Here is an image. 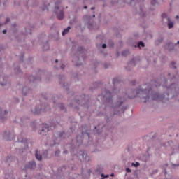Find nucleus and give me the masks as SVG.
Instances as JSON below:
<instances>
[{"instance_id":"nucleus-1","label":"nucleus","mask_w":179,"mask_h":179,"mask_svg":"<svg viewBox=\"0 0 179 179\" xmlns=\"http://www.w3.org/2000/svg\"><path fill=\"white\" fill-rule=\"evenodd\" d=\"M113 95L110 91V90L105 88L100 95H98V101H106V103H110V106L113 108L112 112H107L105 114L104 120L107 124L111 122V118L114 115H120V114H124L127 110V106H122L125 101V98L121 96H117V101L113 103ZM121 106H122L121 107Z\"/></svg>"},{"instance_id":"nucleus-2","label":"nucleus","mask_w":179,"mask_h":179,"mask_svg":"<svg viewBox=\"0 0 179 179\" xmlns=\"http://www.w3.org/2000/svg\"><path fill=\"white\" fill-rule=\"evenodd\" d=\"M90 138V134H89V129H87V125L83 124L78 130L76 135V141L78 145H82L83 143V139Z\"/></svg>"},{"instance_id":"nucleus-3","label":"nucleus","mask_w":179,"mask_h":179,"mask_svg":"<svg viewBox=\"0 0 179 179\" xmlns=\"http://www.w3.org/2000/svg\"><path fill=\"white\" fill-rule=\"evenodd\" d=\"M74 103L80 104L81 107L88 109L90 104V96L83 94L80 96H76L74 99Z\"/></svg>"},{"instance_id":"nucleus-4","label":"nucleus","mask_w":179,"mask_h":179,"mask_svg":"<svg viewBox=\"0 0 179 179\" xmlns=\"http://www.w3.org/2000/svg\"><path fill=\"white\" fill-rule=\"evenodd\" d=\"M38 77H35L34 76H30L28 78V80L29 82H41V78H45V82H50V78H51V74L48 73V72L43 70H40L38 71Z\"/></svg>"},{"instance_id":"nucleus-5","label":"nucleus","mask_w":179,"mask_h":179,"mask_svg":"<svg viewBox=\"0 0 179 179\" xmlns=\"http://www.w3.org/2000/svg\"><path fill=\"white\" fill-rule=\"evenodd\" d=\"M50 109V104L47 102H41L40 106H35L31 109L33 114H41V113H45Z\"/></svg>"},{"instance_id":"nucleus-6","label":"nucleus","mask_w":179,"mask_h":179,"mask_svg":"<svg viewBox=\"0 0 179 179\" xmlns=\"http://www.w3.org/2000/svg\"><path fill=\"white\" fill-rule=\"evenodd\" d=\"M15 122L19 124L21 128L24 129L29 127V124L31 122L29 117L24 116L22 117H17L15 118Z\"/></svg>"},{"instance_id":"nucleus-7","label":"nucleus","mask_w":179,"mask_h":179,"mask_svg":"<svg viewBox=\"0 0 179 179\" xmlns=\"http://www.w3.org/2000/svg\"><path fill=\"white\" fill-rule=\"evenodd\" d=\"M77 51L80 55L76 58L74 57V59L78 62V64H76V66H80L82 65V62L80 61H85V58H86V56H85V48L83 46H78Z\"/></svg>"},{"instance_id":"nucleus-8","label":"nucleus","mask_w":179,"mask_h":179,"mask_svg":"<svg viewBox=\"0 0 179 179\" xmlns=\"http://www.w3.org/2000/svg\"><path fill=\"white\" fill-rule=\"evenodd\" d=\"M77 157L81 163H89V162L92 161L90 156L87 155V152L83 150H80L77 153Z\"/></svg>"},{"instance_id":"nucleus-9","label":"nucleus","mask_w":179,"mask_h":179,"mask_svg":"<svg viewBox=\"0 0 179 179\" xmlns=\"http://www.w3.org/2000/svg\"><path fill=\"white\" fill-rule=\"evenodd\" d=\"M59 5H61V1L55 3V13L57 15L59 20H62L64 19V8Z\"/></svg>"},{"instance_id":"nucleus-10","label":"nucleus","mask_w":179,"mask_h":179,"mask_svg":"<svg viewBox=\"0 0 179 179\" xmlns=\"http://www.w3.org/2000/svg\"><path fill=\"white\" fill-rule=\"evenodd\" d=\"M54 138L55 139H59V141H64V139H67L71 136V133L69 131H56L53 134Z\"/></svg>"},{"instance_id":"nucleus-11","label":"nucleus","mask_w":179,"mask_h":179,"mask_svg":"<svg viewBox=\"0 0 179 179\" xmlns=\"http://www.w3.org/2000/svg\"><path fill=\"white\" fill-rule=\"evenodd\" d=\"M58 80L60 86L66 89L67 93H69V84L66 83V77L64 74L58 76Z\"/></svg>"},{"instance_id":"nucleus-12","label":"nucleus","mask_w":179,"mask_h":179,"mask_svg":"<svg viewBox=\"0 0 179 179\" xmlns=\"http://www.w3.org/2000/svg\"><path fill=\"white\" fill-rule=\"evenodd\" d=\"M48 131H50V127L48 126V124H42L40 126V128L38 131V134H39V135H47V132H48Z\"/></svg>"},{"instance_id":"nucleus-13","label":"nucleus","mask_w":179,"mask_h":179,"mask_svg":"<svg viewBox=\"0 0 179 179\" xmlns=\"http://www.w3.org/2000/svg\"><path fill=\"white\" fill-rule=\"evenodd\" d=\"M96 17V15L93 14L92 16L90 15H85L83 16V20L85 23L90 27L93 26V18Z\"/></svg>"},{"instance_id":"nucleus-14","label":"nucleus","mask_w":179,"mask_h":179,"mask_svg":"<svg viewBox=\"0 0 179 179\" xmlns=\"http://www.w3.org/2000/svg\"><path fill=\"white\" fill-rule=\"evenodd\" d=\"M34 169H36V162L30 161L24 165L23 170L27 171V170H34Z\"/></svg>"},{"instance_id":"nucleus-15","label":"nucleus","mask_w":179,"mask_h":179,"mask_svg":"<svg viewBox=\"0 0 179 179\" xmlns=\"http://www.w3.org/2000/svg\"><path fill=\"white\" fill-rule=\"evenodd\" d=\"M8 112L7 110H3L0 107V120L1 121H6L8 120Z\"/></svg>"},{"instance_id":"nucleus-16","label":"nucleus","mask_w":179,"mask_h":179,"mask_svg":"<svg viewBox=\"0 0 179 179\" xmlns=\"http://www.w3.org/2000/svg\"><path fill=\"white\" fill-rule=\"evenodd\" d=\"M3 139H4V141H12V139H13V133L10 131H5L3 135Z\"/></svg>"},{"instance_id":"nucleus-17","label":"nucleus","mask_w":179,"mask_h":179,"mask_svg":"<svg viewBox=\"0 0 179 179\" xmlns=\"http://www.w3.org/2000/svg\"><path fill=\"white\" fill-rule=\"evenodd\" d=\"M31 93H33V90H31L27 87H24L22 89V96H29V94H31Z\"/></svg>"},{"instance_id":"nucleus-18","label":"nucleus","mask_w":179,"mask_h":179,"mask_svg":"<svg viewBox=\"0 0 179 179\" xmlns=\"http://www.w3.org/2000/svg\"><path fill=\"white\" fill-rule=\"evenodd\" d=\"M9 82L8 81V77L7 76H1L0 77V85L3 87L6 86Z\"/></svg>"},{"instance_id":"nucleus-19","label":"nucleus","mask_w":179,"mask_h":179,"mask_svg":"<svg viewBox=\"0 0 179 179\" xmlns=\"http://www.w3.org/2000/svg\"><path fill=\"white\" fill-rule=\"evenodd\" d=\"M45 100H50L52 101L54 104H57V101H55V96L52 95L51 94H45L44 96Z\"/></svg>"},{"instance_id":"nucleus-20","label":"nucleus","mask_w":179,"mask_h":179,"mask_svg":"<svg viewBox=\"0 0 179 179\" xmlns=\"http://www.w3.org/2000/svg\"><path fill=\"white\" fill-rule=\"evenodd\" d=\"M103 170H104V169L101 165H97L96 167L94 169V174H97L98 176H99V174H101V173H103Z\"/></svg>"},{"instance_id":"nucleus-21","label":"nucleus","mask_w":179,"mask_h":179,"mask_svg":"<svg viewBox=\"0 0 179 179\" xmlns=\"http://www.w3.org/2000/svg\"><path fill=\"white\" fill-rule=\"evenodd\" d=\"M22 34L24 36H31V28L30 27H27L22 31Z\"/></svg>"},{"instance_id":"nucleus-22","label":"nucleus","mask_w":179,"mask_h":179,"mask_svg":"<svg viewBox=\"0 0 179 179\" xmlns=\"http://www.w3.org/2000/svg\"><path fill=\"white\" fill-rule=\"evenodd\" d=\"M14 72L17 76H22V75L23 74V72H22V70H20V67L18 66L14 68Z\"/></svg>"},{"instance_id":"nucleus-23","label":"nucleus","mask_w":179,"mask_h":179,"mask_svg":"<svg viewBox=\"0 0 179 179\" xmlns=\"http://www.w3.org/2000/svg\"><path fill=\"white\" fill-rule=\"evenodd\" d=\"M166 50L168 51H173L174 50V44L171 42L166 43Z\"/></svg>"},{"instance_id":"nucleus-24","label":"nucleus","mask_w":179,"mask_h":179,"mask_svg":"<svg viewBox=\"0 0 179 179\" xmlns=\"http://www.w3.org/2000/svg\"><path fill=\"white\" fill-rule=\"evenodd\" d=\"M137 62H139V59L136 58H133L129 62V65H131V66H135L136 65Z\"/></svg>"},{"instance_id":"nucleus-25","label":"nucleus","mask_w":179,"mask_h":179,"mask_svg":"<svg viewBox=\"0 0 179 179\" xmlns=\"http://www.w3.org/2000/svg\"><path fill=\"white\" fill-rule=\"evenodd\" d=\"M135 48H138L141 50V47L145 48V42L140 41L138 42L137 45H134Z\"/></svg>"},{"instance_id":"nucleus-26","label":"nucleus","mask_w":179,"mask_h":179,"mask_svg":"<svg viewBox=\"0 0 179 179\" xmlns=\"http://www.w3.org/2000/svg\"><path fill=\"white\" fill-rule=\"evenodd\" d=\"M35 157L37 160H39V162H41V160H43V156L40 154V152L37 150H36Z\"/></svg>"},{"instance_id":"nucleus-27","label":"nucleus","mask_w":179,"mask_h":179,"mask_svg":"<svg viewBox=\"0 0 179 179\" xmlns=\"http://www.w3.org/2000/svg\"><path fill=\"white\" fill-rule=\"evenodd\" d=\"M162 22H164V20H166V22H170V17H168L167 13H164L162 15Z\"/></svg>"},{"instance_id":"nucleus-28","label":"nucleus","mask_w":179,"mask_h":179,"mask_svg":"<svg viewBox=\"0 0 179 179\" xmlns=\"http://www.w3.org/2000/svg\"><path fill=\"white\" fill-rule=\"evenodd\" d=\"M43 50V51H48V50H50V44L48 43V41H46V42L44 43Z\"/></svg>"},{"instance_id":"nucleus-29","label":"nucleus","mask_w":179,"mask_h":179,"mask_svg":"<svg viewBox=\"0 0 179 179\" xmlns=\"http://www.w3.org/2000/svg\"><path fill=\"white\" fill-rule=\"evenodd\" d=\"M131 52H129V50L127 49L125 50H123L121 53L122 57H128Z\"/></svg>"},{"instance_id":"nucleus-30","label":"nucleus","mask_w":179,"mask_h":179,"mask_svg":"<svg viewBox=\"0 0 179 179\" xmlns=\"http://www.w3.org/2000/svg\"><path fill=\"white\" fill-rule=\"evenodd\" d=\"M163 40H164L163 37H160V38L156 39L155 41V45H159V44H162V43H163Z\"/></svg>"},{"instance_id":"nucleus-31","label":"nucleus","mask_w":179,"mask_h":179,"mask_svg":"<svg viewBox=\"0 0 179 179\" xmlns=\"http://www.w3.org/2000/svg\"><path fill=\"white\" fill-rule=\"evenodd\" d=\"M71 29V26L67 27V28L64 29V31L62 32V36H65L69 33V29Z\"/></svg>"},{"instance_id":"nucleus-32","label":"nucleus","mask_w":179,"mask_h":179,"mask_svg":"<svg viewBox=\"0 0 179 179\" xmlns=\"http://www.w3.org/2000/svg\"><path fill=\"white\" fill-rule=\"evenodd\" d=\"M69 149L71 152H73V150H75L76 145H75V144L73 143V142H71L69 144Z\"/></svg>"},{"instance_id":"nucleus-33","label":"nucleus","mask_w":179,"mask_h":179,"mask_svg":"<svg viewBox=\"0 0 179 179\" xmlns=\"http://www.w3.org/2000/svg\"><path fill=\"white\" fill-rule=\"evenodd\" d=\"M168 29H173L174 27V22H171L170 20L169 21H166Z\"/></svg>"},{"instance_id":"nucleus-34","label":"nucleus","mask_w":179,"mask_h":179,"mask_svg":"<svg viewBox=\"0 0 179 179\" xmlns=\"http://www.w3.org/2000/svg\"><path fill=\"white\" fill-rule=\"evenodd\" d=\"M161 145L162 146H164V148H167V146H171V145H173V141H167V143H164Z\"/></svg>"},{"instance_id":"nucleus-35","label":"nucleus","mask_w":179,"mask_h":179,"mask_svg":"<svg viewBox=\"0 0 179 179\" xmlns=\"http://www.w3.org/2000/svg\"><path fill=\"white\" fill-rule=\"evenodd\" d=\"M71 79H73V80H75V82H78L79 78H78V73H73L72 76H71Z\"/></svg>"},{"instance_id":"nucleus-36","label":"nucleus","mask_w":179,"mask_h":179,"mask_svg":"<svg viewBox=\"0 0 179 179\" xmlns=\"http://www.w3.org/2000/svg\"><path fill=\"white\" fill-rule=\"evenodd\" d=\"M58 107H59L61 111H64V113L66 112V108H65V106H64V103H59Z\"/></svg>"},{"instance_id":"nucleus-37","label":"nucleus","mask_w":179,"mask_h":179,"mask_svg":"<svg viewBox=\"0 0 179 179\" xmlns=\"http://www.w3.org/2000/svg\"><path fill=\"white\" fill-rule=\"evenodd\" d=\"M5 178L6 179H13V173H6Z\"/></svg>"},{"instance_id":"nucleus-38","label":"nucleus","mask_w":179,"mask_h":179,"mask_svg":"<svg viewBox=\"0 0 179 179\" xmlns=\"http://www.w3.org/2000/svg\"><path fill=\"white\" fill-rule=\"evenodd\" d=\"M110 66H111V63H110V62L103 63L104 69H108V68H110Z\"/></svg>"},{"instance_id":"nucleus-39","label":"nucleus","mask_w":179,"mask_h":179,"mask_svg":"<svg viewBox=\"0 0 179 179\" xmlns=\"http://www.w3.org/2000/svg\"><path fill=\"white\" fill-rule=\"evenodd\" d=\"M108 45H109L110 48H114V41L110 39L108 42Z\"/></svg>"},{"instance_id":"nucleus-40","label":"nucleus","mask_w":179,"mask_h":179,"mask_svg":"<svg viewBox=\"0 0 179 179\" xmlns=\"http://www.w3.org/2000/svg\"><path fill=\"white\" fill-rule=\"evenodd\" d=\"M30 126L31 127V128L36 131V129H37L36 127H37V123H36V122H33L31 123H30Z\"/></svg>"},{"instance_id":"nucleus-41","label":"nucleus","mask_w":179,"mask_h":179,"mask_svg":"<svg viewBox=\"0 0 179 179\" xmlns=\"http://www.w3.org/2000/svg\"><path fill=\"white\" fill-rule=\"evenodd\" d=\"M40 41H43V40H46L47 36L45 35V34H42L38 36Z\"/></svg>"},{"instance_id":"nucleus-42","label":"nucleus","mask_w":179,"mask_h":179,"mask_svg":"<svg viewBox=\"0 0 179 179\" xmlns=\"http://www.w3.org/2000/svg\"><path fill=\"white\" fill-rule=\"evenodd\" d=\"M13 161V158L12 157V156H8L6 159V163H10Z\"/></svg>"},{"instance_id":"nucleus-43","label":"nucleus","mask_w":179,"mask_h":179,"mask_svg":"<svg viewBox=\"0 0 179 179\" xmlns=\"http://www.w3.org/2000/svg\"><path fill=\"white\" fill-rule=\"evenodd\" d=\"M139 166H141V164L138 162H132L131 163V167H139Z\"/></svg>"},{"instance_id":"nucleus-44","label":"nucleus","mask_w":179,"mask_h":179,"mask_svg":"<svg viewBox=\"0 0 179 179\" xmlns=\"http://www.w3.org/2000/svg\"><path fill=\"white\" fill-rule=\"evenodd\" d=\"M113 93H115V94H118V93H120V89L114 87L113 90Z\"/></svg>"},{"instance_id":"nucleus-45","label":"nucleus","mask_w":179,"mask_h":179,"mask_svg":"<svg viewBox=\"0 0 179 179\" xmlns=\"http://www.w3.org/2000/svg\"><path fill=\"white\" fill-rule=\"evenodd\" d=\"M112 83H113V86H115V85H117V83H118V78H113Z\"/></svg>"},{"instance_id":"nucleus-46","label":"nucleus","mask_w":179,"mask_h":179,"mask_svg":"<svg viewBox=\"0 0 179 179\" xmlns=\"http://www.w3.org/2000/svg\"><path fill=\"white\" fill-rule=\"evenodd\" d=\"M135 0H124V3H127L128 5H132V2Z\"/></svg>"},{"instance_id":"nucleus-47","label":"nucleus","mask_w":179,"mask_h":179,"mask_svg":"<svg viewBox=\"0 0 179 179\" xmlns=\"http://www.w3.org/2000/svg\"><path fill=\"white\" fill-rule=\"evenodd\" d=\"M60 153H61V151L59 150H57L55 152V156H56V157H59Z\"/></svg>"},{"instance_id":"nucleus-48","label":"nucleus","mask_w":179,"mask_h":179,"mask_svg":"<svg viewBox=\"0 0 179 179\" xmlns=\"http://www.w3.org/2000/svg\"><path fill=\"white\" fill-rule=\"evenodd\" d=\"M151 5L152 6H156L157 5V0H151Z\"/></svg>"},{"instance_id":"nucleus-49","label":"nucleus","mask_w":179,"mask_h":179,"mask_svg":"<svg viewBox=\"0 0 179 179\" xmlns=\"http://www.w3.org/2000/svg\"><path fill=\"white\" fill-rule=\"evenodd\" d=\"M168 76H169L171 80H173V79H176V76L171 73H168Z\"/></svg>"},{"instance_id":"nucleus-50","label":"nucleus","mask_w":179,"mask_h":179,"mask_svg":"<svg viewBox=\"0 0 179 179\" xmlns=\"http://www.w3.org/2000/svg\"><path fill=\"white\" fill-rule=\"evenodd\" d=\"M172 167H173V169H177V167H179V163L178 164H174V163H171Z\"/></svg>"},{"instance_id":"nucleus-51","label":"nucleus","mask_w":179,"mask_h":179,"mask_svg":"<svg viewBox=\"0 0 179 179\" xmlns=\"http://www.w3.org/2000/svg\"><path fill=\"white\" fill-rule=\"evenodd\" d=\"M94 89H97V87H99V86H100V83H94Z\"/></svg>"},{"instance_id":"nucleus-52","label":"nucleus","mask_w":179,"mask_h":179,"mask_svg":"<svg viewBox=\"0 0 179 179\" xmlns=\"http://www.w3.org/2000/svg\"><path fill=\"white\" fill-rule=\"evenodd\" d=\"M171 68H173L174 69H177V67L176 66V62H172L171 63Z\"/></svg>"},{"instance_id":"nucleus-53","label":"nucleus","mask_w":179,"mask_h":179,"mask_svg":"<svg viewBox=\"0 0 179 179\" xmlns=\"http://www.w3.org/2000/svg\"><path fill=\"white\" fill-rule=\"evenodd\" d=\"M20 142L22 143H24V145H27V140L26 138H22Z\"/></svg>"},{"instance_id":"nucleus-54","label":"nucleus","mask_w":179,"mask_h":179,"mask_svg":"<svg viewBox=\"0 0 179 179\" xmlns=\"http://www.w3.org/2000/svg\"><path fill=\"white\" fill-rule=\"evenodd\" d=\"M69 134H70V136H71V134H73V132H75V129L73 127H70V131H68Z\"/></svg>"},{"instance_id":"nucleus-55","label":"nucleus","mask_w":179,"mask_h":179,"mask_svg":"<svg viewBox=\"0 0 179 179\" xmlns=\"http://www.w3.org/2000/svg\"><path fill=\"white\" fill-rule=\"evenodd\" d=\"M55 145H58V143H57V141L55 140L53 141V143L50 144L51 148H54V146H55Z\"/></svg>"},{"instance_id":"nucleus-56","label":"nucleus","mask_w":179,"mask_h":179,"mask_svg":"<svg viewBox=\"0 0 179 179\" xmlns=\"http://www.w3.org/2000/svg\"><path fill=\"white\" fill-rule=\"evenodd\" d=\"M42 10L44 12V10H48V6H43L41 8Z\"/></svg>"},{"instance_id":"nucleus-57","label":"nucleus","mask_w":179,"mask_h":179,"mask_svg":"<svg viewBox=\"0 0 179 179\" xmlns=\"http://www.w3.org/2000/svg\"><path fill=\"white\" fill-rule=\"evenodd\" d=\"M94 132H95V134H100V131L97 129V127L96 126L94 127Z\"/></svg>"},{"instance_id":"nucleus-58","label":"nucleus","mask_w":179,"mask_h":179,"mask_svg":"<svg viewBox=\"0 0 179 179\" xmlns=\"http://www.w3.org/2000/svg\"><path fill=\"white\" fill-rule=\"evenodd\" d=\"M110 3H111V6H114V5L117 4V1L112 0V1H110Z\"/></svg>"},{"instance_id":"nucleus-59","label":"nucleus","mask_w":179,"mask_h":179,"mask_svg":"<svg viewBox=\"0 0 179 179\" xmlns=\"http://www.w3.org/2000/svg\"><path fill=\"white\" fill-rule=\"evenodd\" d=\"M147 152H148V155H150V153L152 152V147H148Z\"/></svg>"},{"instance_id":"nucleus-60","label":"nucleus","mask_w":179,"mask_h":179,"mask_svg":"<svg viewBox=\"0 0 179 179\" xmlns=\"http://www.w3.org/2000/svg\"><path fill=\"white\" fill-rule=\"evenodd\" d=\"M14 101H15V103H19L20 101L19 100V98L15 97V98H14Z\"/></svg>"},{"instance_id":"nucleus-61","label":"nucleus","mask_w":179,"mask_h":179,"mask_svg":"<svg viewBox=\"0 0 179 179\" xmlns=\"http://www.w3.org/2000/svg\"><path fill=\"white\" fill-rule=\"evenodd\" d=\"M103 115H104V113H101V112H99L98 114H97V116L98 117H103Z\"/></svg>"},{"instance_id":"nucleus-62","label":"nucleus","mask_w":179,"mask_h":179,"mask_svg":"<svg viewBox=\"0 0 179 179\" xmlns=\"http://www.w3.org/2000/svg\"><path fill=\"white\" fill-rule=\"evenodd\" d=\"M97 66H99V62H96L94 63V68H97Z\"/></svg>"},{"instance_id":"nucleus-63","label":"nucleus","mask_w":179,"mask_h":179,"mask_svg":"<svg viewBox=\"0 0 179 179\" xmlns=\"http://www.w3.org/2000/svg\"><path fill=\"white\" fill-rule=\"evenodd\" d=\"M132 171L129 168H126V173H131Z\"/></svg>"},{"instance_id":"nucleus-64","label":"nucleus","mask_w":179,"mask_h":179,"mask_svg":"<svg viewBox=\"0 0 179 179\" xmlns=\"http://www.w3.org/2000/svg\"><path fill=\"white\" fill-rule=\"evenodd\" d=\"M101 47H102V48H103V49L107 48V44L103 43V44L101 45Z\"/></svg>"}]
</instances>
